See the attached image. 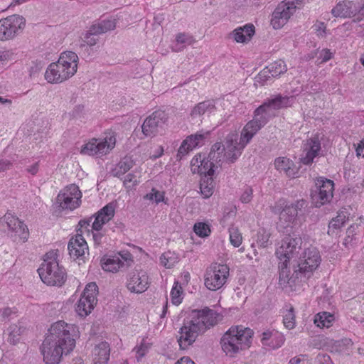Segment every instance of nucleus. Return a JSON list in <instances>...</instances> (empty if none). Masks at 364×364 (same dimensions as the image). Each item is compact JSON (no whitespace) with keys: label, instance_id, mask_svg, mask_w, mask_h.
Masks as SVG:
<instances>
[{"label":"nucleus","instance_id":"obj_20","mask_svg":"<svg viewBox=\"0 0 364 364\" xmlns=\"http://www.w3.org/2000/svg\"><path fill=\"white\" fill-rule=\"evenodd\" d=\"M307 206L306 200H297L295 203L286 205L279 215V226L291 227L297 215L303 213V210Z\"/></svg>","mask_w":364,"mask_h":364},{"label":"nucleus","instance_id":"obj_43","mask_svg":"<svg viewBox=\"0 0 364 364\" xmlns=\"http://www.w3.org/2000/svg\"><path fill=\"white\" fill-rule=\"evenodd\" d=\"M134 166V161L131 158L125 157L122 160L114 170V176L119 177L129 171Z\"/></svg>","mask_w":364,"mask_h":364},{"label":"nucleus","instance_id":"obj_59","mask_svg":"<svg viewBox=\"0 0 364 364\" xmlns=\"http://www.w3.org/2000/svg\"><path fill=\"white\" fill-rule=\"evenodd\" d=\"M16 311L9 307L0 309V319L1 322H6L12 318V316L16 314Z\"/></svg>","mask_w":364,"mask_h":364},{"label":"nucleus","instance_id":"obj_24","mask_svg":"<svg viewBox=\"0 0 364 364\" xmlns=\"http://www.w3.org/2000/svg\"><path fill=\"white\" fill-rule=\"evenodd\" d=\"M262 343L272 349L279 348L284 342V337L282 333L277 331H265L262 333Z\"/></svg>","mask_w":364,"mask_h":364},{"label":"nucleus","instance_id":"obj_15","mask_svg":"<svg viewBox=\"0 0 364 364\" xmlns=\"http://www.w3.org/2000/svg\"><path fill=\"white\" fill-rule=\"evenodd\" d=\"M296 6L293 0H284L279 4L272 16V27L274 29L283 27L296 11Z\"/></svg>","mask_w":364,"mask_h":364},{"label":"nucleus","instance_id":"obj_48","mask_svg":"<svg viewBox=\"0 0 364 364\" xmlns=\"http://www.w3.org/2000/svg\"><path fill=\"white\" fill-rule=\"evenodd\" d=\"M150 347L151 343L144 338L140 345L134 348V350H136V358L138 362L148 353Z\"/></svg>","mask_w":364,"mask_h":364},{"label":"nucleus","instance_id":"obj_2","mask_svg":"<svg viewBox=\"0 0 364 364\" xmlns=\"http://www.w3.org/2000/svg\"><path fill=\"white\" fill-rule=\"evenodd\" d=\"M218 316L216 311L208 307L193 310L185 317L178 331L177 341L180 348L186 350L192 346L199 335L218 323Z\"/></svg>","mask_w":364,"mask_h":364},{"label":"nucleus","instance_id":"obj_40","mask_svg":"<svg viewBox=\"0 0 364 364\" xmlns=\"http://www.w3.org/2000/svg\"><path fill=\"white\" fill-rule=\"evenodd\" d=\"M346 221V215L343 213H340L338 215L333 218L328 225V235H333L335 233L336 230L340 229L342 226L344 225Z\"/></svg>","mask_w":364,"mask_h":364},{"label":"nucleus","instance_id":"obj_4","mask_svg":"<svg viewBox=\"0 0 364 364\" xmlns=\"http://www.w3.org/2000/svg\"><path fill=\"white\" fill-rule=\"evenodd\" d=\"M78 56L72 51L61 53L58 60L50 63L45 72L48 83H61L75 75L77 69Z\"/></svg>","mask_w":364,"mask_h":364},{"label":"nucleus","instance_id":"obj_16","mask_svg":"<svg viewBox=\"0 0 364 364\" xmlns=\"http://www.w3.org/2000/svg\"><path fill=\"white\" fill-rule=\"evenodd\" d=\"M247 144L241 138L239 140L236 132L229 133L225 139V153L224 156L226 161L229 164L235 163L241 156Z\"/></svg>","mask_w":364,"mask_h":364},{"label":"nucleus","instance_id":"obj_52","mask_svg":"<svg viewBox=\"0 0 364 364\" xmlns=\"http://www.w3.org/2000/svg\"><path fill=\"white\" fill-rule=\"evenodd\" d=\"M182 288L181 285H179L178 282L174 283L173 287L171 291V296L172 303L175 305H178L181 303V294Z\"/></svg>","mask_w":364,"mask_h":364},{"label":"nucleus","instance_id":"obj_56","mask_svg":"<svg viewBox=\"0 0 364 364\" xmlns=\"http://www.w3.org/2000/svg\"><path fill=\"white\" fill-rule=\"evenodd\" d=\"M242 192L240 195V200L242 203H250L253 197V190L252 187L249 186H245L242 188Z\"/></svg>","mask_w":364,"mask_h":364},{"label":"nucleus","instance_id":"obj_28","mask_svg":"<svg viewBox=\"0 0 364 364\" xmlns=\"http://www.w3.org/2000/svg\"><path fill=\"white\" fill-rule=\"evenodd\" d=\"M255 33V26L247 23L242 27H238L232 31V37L237 43H246L250 41Z\"/></svg>","mask_w":364,"mask_h":364},{"label":"nucleus","instance_id":"obj_5","mask_svg":"<svg viewBox=\"0 0 364 364\" xmlns=\"http://www.w3.org/2000/svg\"><path fill=\"white\" fill-rule=\"evenodd\" d=\"M253 331L242 326L230 327L222 336L220 344L223 350L230 356L247 349L251 343Z\"/></svg>","mask_w":364,"mask_h":364},{"label":"nucleus","instance_id":"obj_63","mask_svg":"<svg viewBox=\"0 0 364 364\" xmlns=\"http://www.w3.org/2000/svg\"><path fill=\"white\" fill-rule=\"evenodd\" d=\"M314 30L319 36H323L326 33V25L323 22H317L314 26Z\"/></svg>","mask_w":364,"mask_h":364},{"label":"nucleus","instance_id":"obj_38","mask_svg":"<svg viewBox=\"0 0 364 364\" xmlns=\"http://www.w3.org/2000/svg\"><path fill=\"white\" fill-rule=\"evenodd\" d=\"M80 199H75L65 196V194L59 193L57 196V203L63 209L73 210L79 206Z\"/></svg>","mask_w":364,"mask_h":364},{"label":"nucleus","instance_id":"obj_3","mask_svg":"<svg viewBox=\"0 0 364 364\" xmlns=\"http://www.w3.org/2000/svg\"><path fill=\"white\" fill-rule=\"evenodd\" d=\"M321 257L318 250L314 247L306 249L299 258L296 264L293 265V272L283 270L279 277V284L283 289L289 288L296 291L297 287L305 283L318 267Z\"/></svg>","mask_w":364,"mask_h":364},{"label":"nucleus","instance_id":"obj_26","mask_svg":"<svg viewBox=\"0 0 364 364\" xmlns=\"http://www.w3.org/2000/svg\"><path fill=\"white\" fill-rule=\"evenodd\" d=\"M276 115L274 110L272 109L266 100H264V102L254 111L253 119L264 127L271 119L276 117Z\"/></svg>","mask_w":364,"mask_h":364},{"label":"nucleus","instance_id":"obj_11","mask_svg":"<svg viewBox=\"0 0 364 364\" xmlns=\"http://www.w3.org/2000/svg\"><path fill=\"white\" fill-rule=\"evenodd\" d=\"M316 189L311 193L313 203L316 207H320L329 203L333 198L334 182L332 180L320 177L316 179Z\"/></svg>","mask_w":364,"mask_h":364},{"label":"nucleus","instance_id":"obj_7","mask_svg":"<svg viewBox=\"0 0 364 364\" xmlns=\"http://www.w3.org/2000/svg\"><path fill=\"white\" fill-rule=\"evenodd\" d=\"M301 240L300 237H293L290 235L286 236L282 240L281 245L276 250V255L279 259V274L283 270H289V264L290 259L296 256L300 249Z\"/></svg>","mask_w":364,"mask_h":364},{"label":"nucleus","instance_id":"obj_17","mask_svg":"<svg viewBox=\"0 0 364 364\" xmlns=\"http://www.w3.org/2000/svg\"><path fill=\"white\" fill-rule=\"evenodd\" d=\"M323 139V134H316L306 140L302 147V154L300 157L301 163L304 165H310L316 157L321 155Z\"/></svg>","mask_w":364,"mask_h":364},{"label":"nucleus","instance_id":"obj_25","mask_svg":"<svg viewBox=\"0 0 364 364\" xmlns=\"http://www.w3.org/2000/svg\"><path fill=\"white\" fill-rule=\"evenodd\" d=\"M265 100L272 109L274 110V112L276 113V111L279 109L291 107L295 102V97L292 95L287 96L278 94Z\"/></svg>","mask_w":364,"mask_h":364},{"label":"nucleus","instance_id":"obj_46","mask_svg":"<svg viewBox=\"0 0 364 364\" xmlns=\"http://www.w3.org/2000/svg\"><path fill=\"white\" fill-rule=\"evenodd\" d=\"M353 341L350 338H343L338 341L335 343V348L337 351L343 353L349 354V350L353 346Z\"/></svg>","mask_w":364,"mask_h":364},{"label":"nucleus","instance_id":"obj_41","mask_svg":"<svg viewBox=\"0 0 364 364\" xmlns=\"http://www.w3.org/2000/svg\"><path fill=\"white\" fill-rule=\"evenodd\" d=\"M179 261L178 255L173 252L168 251L160 257L161 264L166 268H171Z\"/></svg>","mask_w":364,"mask_h":364},{"label":"nucleus","instance_id":"obj_44","mask_svg":"<svg viewBox=\"0 0 364 364\" xmlns=\"http://www.w3.org/2000/svg\"><path fill=\"white\" fill-rule=\"evenodd\" d=\"M230 242L235 247H238L242 241V237L237 228L231 225L228 229Z\"/></svg>","mask_w":364,"mask_h":364},{"label":"nucleus","instance_id":"obj_60","mask_svg":"<svg viewBox=\"0 0 364 364\" xmlns=\"http://www.w3.org/2000/svg\"><path fill=\"white\" fill-rule=\"evenodd\" d=\"M14 59V53L11 50H0V65H5Z\"/></svg>","mask_w":364,"mask_h":364},{"label":"nucleus","instance_id":"obj_55","mask_svg":"<svg viewBox=\"0 0 364 364\" xmlns=\"http://www.w3.org/2000/svg\"><path fill=\"white\" fill-rule=\"evenodd\" d=\"M176 41L177 44L183 45L181 48H183L186 45H191L194 41L192 36L185 33H180L177 34Z\"/></svg>","mask_w":364,"mask_h":364},{"label":"nucleus","instance_id":"obj_49","mask_svg":"<svg viewBox=\"0 0 364 364\" xmlns=\"http://www.w3.org/2000/svg\"><path fill=\"white\" fill-rule=\"evenodd\" d=\"M283 323L288 329H293L295 326V314L294 310L291 307L284 315Z\"/></svg>","mask_w":364,"mask_h":364},{"label":"nucleus","instance_id":"obj_54","mask_svg":"<svg viewBox=\"0 0 364 364\" xmlns=\"http://www.w3.org/2000/svg\"><path fill=\"white\" fill-rule=\"evenodd\" d=\"M145 199H149L151 200H154L156 203H159L160 202L164 201V193L161 192L156 188H152L151 191L149 193H147L144 196Z\"/></svg>","mask_w":364,"mask_h":364},{"label":"nucleus","instance_id":"obj_21","mask_svg":"<svg viewBox=\"0 0 364 364\" xmlns=\"http://www.w3.org/2000/svg\"><path fill=\"white\" fill-rule=\"evenodd\" d=\"M149 276L146 271L134 269L127 276V288L132 293L141 294L149 287Z\"/></svg>","mask_w":364,"mask_h":364},{"label":"nucleus","instance_id":"obj_18","mask_svg":"<svg viewBox=\"0 0 364 364\" xmlns=\"http://www.w3.org/2000/svg\"><path fill=\"white\" fill-rule=\"evenodd\" d=\"M116 27V22L114 19H104L92 25L85 34L82 39V43L80 47L84 46L85 44L90 46H95L98 38V35L106 33L109 31L113 30Z\"/></svg>","mask_w":364,"mask_h":364},{"label":"nucleus","instance_id":"obj_1","mask_svg":"<svg viewBox=\"0 0 364 364\" xmlns=\"http://www.w3.org/2000/svg\"><path fill=\"white\" fill-rule=\"evenodd\" d=\"M41 346L46 364H58L63 354L67 355L75 346V328L63 321L54 323L48 330Z\"/></svg>","mask_w":364,"mask_h":364},{"label":"nucleus","instance_id":"obj_39","mask_svg":"<svg viewBox=\"0 0 364 364\" xmlns=\"http://www.w3.org/2000/svg\"><path fill=\"white\" fill-rule=\"evenodd\" d=\"M272 77H278L287 70L284 61L282 60H276L269 64L267 68Z\"/></svg>","mask_w":364,"mask_h":364},{"label":"nucleus","instance_id":"obj_58","mask_svg":"<svg viewBox=\"0 0 364 364\" xmlns=\"http://www.w3.org/2000/svg\"><path fill=\"white\" fill-rule=\"evenodd\" d=\"M139 183V181H138L136 176L133 173L127 174L124 179V185L129 188H134Z\"/></svg>","mask_w":364,"mask_h":364},{"label":"nucleus","instance_id":"obj_22","mask_svg":"<svg viewBox=\"0 0 364 364\" xmlns=\"http://www.w3.org/2000/svg\"><path fill=\"white\" fill-rule=\"evenodd\" d=\"M68 250L70 257L74 259H84L85 254H88V246L81 234H77L72 237L68 245Z\"/></svg>","mask_w":364,"mask_h":364},{"label":"nucleus","instance_id":"obj_57","mask_svg":"<svg viewBox=\"0 0 364 364\" xmlns=\"http://www.w3.org/2000/svg\"><path fill=\"white\" fill-rule=\"evenodd\" d=\"M117 256H119L122 261L124 262L125 268L130 267L134 262L133 256L129 251L122 250L119 252Z\"/></svg>","mask_w":364,"mask_h":364},{"label":"nucleus","instance_id":"obj_51","mask_svg":"<svg viewBox=\"0 0 364 364\" xmlns=\"http://www.w3.org/2000/svg\"><path fill=\"white\" fill-rule=\"evenodd\" d=\"M270 233L264 229H260L257 234V243L262 247L268 246Z\"/></svg>","mask_w":364,"mask_h":364},{"label":"nucleus","instance_id":"obj_34","mask_svg":"<svg viewBox=\"0 0 364 364\" xmlns=\"http://www.w3.org/2000/svg\"><path fill=\"white\" fill-rule=\"evenodd\" d=\"M210 134L209 131L200 130L193 134L188 136L186 139L189 143L190 147L195 149L203 146L208 139Z\"/></svg>","mask_w":364,"mask_h":364},{"label":"nucleus","instance_id":"obj_35","mask_svg":"<svg viewBox=\"0 0 364 364\" xmlns=\"http://www.w3.org/2000/svg\"><path fill=\"white\" fill-rule=\"evenodd\" d=\"M215 183L213 176H203L200 181V193L204 198H210L214 193Z\"/></svg>","mask_w":364,"mask_h":364},{"label":"nucleus","instance_id":"obj_62","mask_svg":"<svg viewBox=\"0 0 364 364\" xmlns=\"http://www.w3.org/2000/svg\"><path fill=\"white\" fill-rule=\"evenodd\" d=\"M272 76L267 68L262 70L256 77V80L258 82L264 84Z\"/></svg>","mask_w":364,"mask_h":364},{"label":"nucleus","instance_id":"obj_37","mask_svg":"<svg viewBox=\"0 0 364 364\" xmlns=\"http://www.w3.org/2000/svg\"><path fill=\"white\" fill-rule=\"evenodd\" d=\"M225 153V145L221 142L215 143L208 154L209 158L215 161V163H220L225 159L224 154Z\"/></svg>","mask_w":364,"mask_h":364},{"label":"nucleus","instance_id":"obj_12","mask_svg":"<svg viewBox=\"0 0 364 364\" xmlns=\"http://www.w3.org/2000/svg\"><path fill=\"white\" fill-rule=\"evenodd\" d=\"M97 293L98 287L95 283L91 282L86 285L75 308L79 316L85 317L91 313L97 302Z\"/></svg>","mask_w":364,"mask_h":364},{"label":"nucleus","instance_id":"obj_33","mask_svg":"<svg viewBox=\"0 0 364 364\" xmlns=\"http://www.w3.org/2000/svg\"><path fill=\"white\" fill-rule=\"evenodd\" d=\"M101 262L102 269L106 272L114 273L124 267V262L117 255L104 258Z\"/></svg>","mask_w":364,"mask_h":364},{"label":"nucleus","instance_id":"obj_14","mask_svg":"<svg viewBox=\"0 0 364 364\" xmlns=\"http://www.w3.org/2000/svg\"><path fill=\"white\" fill-rule=\"evenodd\" d=\"M116 139L114 136L92 139L82 147L80 152L89 156H101L112 150L114 147Z\"/></svg>","mask_w":364,"mask_h":364},{"label":"nucleus","instance_id":"obj_36","mask_svg":"<svg viewBox=\"0 0 364 364\" xmlns=\"http://www.w3.org/2000/svg\"><path fill=\"white\" fill-rule=\"evenodd\" d=\"M334 321V316L331 313L323 311L314 316V323L319 328H329Z\"/></svg>","mask_w":364,"mask_h":364},{"label":"nucleus","instance_id":"obj_19","mask_svg":"<svg viewBox=\"0 0 364 364\" xmlns=\"http://www.w3.org/2000/svg\"><path fill=\"white\" fill-rule=\"evenodd\" d=\"M168 117L165 112L155 111L144 120L141 129L145 136L153 137L162 129L167 122Z\"/></svg>","mask_w":364,"mask_h":364},{"label":"nucleus","instance_id":"obj_29","mask_svg":"<svg viewBox=\"0 0 364 364\" xmlns=\"http://www.w3.org/2000/svg\"><path fill=\"white\" fill-rule=\"evenodd\" d=\"M220 166L219 163H215V161L210 159L209 155L208 157L200 156V165H198V172L200 175L213 176L215 168Z\"/></svg>","mask_w":364,"mask_h":364},{"label":"nucleus","instance_id":"obj_8","mask_svg":"<svg viewBox=\"0 0 364 364\" xmlns=\"http://www.w3.org/2000/svg\"><path fill=\"white\" fill-rule=\"evenodd\" d=\"M229 270L226 264L215 263L210 265L205 274V286L210 291L221 289L227 282Z\"/></svg>","mask_w":364,"mask_h":364},{"label":"nucleus","instance_id":"obj_42","mask_svg":"<svg viewBox=\"0 0 364 364\" xmlns=\"http://www.w3.org/2000/svg\"><path fill=\"white\" fill-rule=\"evenodd\" d=\"M23 330V327L21 325L11 324L7 329L9 334L8 341L11 344H16L19 341L20 336Z\"/></svg>","mask_w":364,"mask_h":364},{"label":"nucleus","instance_id":"obj_10","mask_svg":"<svg viewBox=\"0 0 364 364\" xmlns=\"http://www.w3.org/2000/svg\"><path fill=\"white\" fill-rule=\"evenodd\" d=\"M331 14L335 17L352 18L360 21L364 16V4L359 1H343L333 8Z\"/></svg>","mask_w":364,"mask_h":364},{"label":"nucleus","instance_id":"obj_31","mask_svg":"<svg viewBox=\"0 0 364 364\" xmlns=\"http://www.w3.org/2000/svg\"><path fill=\"white\" fill-rule=\"evenodd\" d=\"M263 127V126L260 125L257 122L254 120L253 119L248 122L245 126L243 127L240 138L246 143L249 144V142L252 140L253 136Z\"/></svg>","mask_w":364,"mask_h":364},{"label":"nucleus","instance_id":"obj_6","mask_svg":"<svg viewBox=\"0 0 364 364\" xmlns=\"http://www.w3.org/2000/svg\"><path fill=\"white\" fill-rule=\"evenodd\" d=\"M38 272L42 282L49 286L61 287L67 278L64 267L59 265L53 252L46 254Z\"/></svg>","mask_w":364,"mask_h":364},{"label":"nucleus","instance_id":"obj_13","mask_svg":"<svg viewBox=\"0 0 364 364\" xmlns=\"http://www.w3.org/2000/svg\"><path fill=\"white\" fill-rule=\"evenodd\" d=\"M26 21L19 15L9 16L0 20V40L6 41L14 38L24 28Z\"/></svg>","mask_w":364,"mask_h":364},{"label":"nucleus","instance_id":"obj_61","mask_svg":"<svg viewBox=\"0 0 364 364\" xmlns=\"http://www.w3.org/2000/svg\"><path fill=\"white\" fill-rule=\"evenodd\" d=\"M92 219L93 217H90L88 218L82 219L79 221L78 226H80V228L78 230L81 232V235L84 232L83 229H85V231L89 232V227L90 226L91 223H92Z\"/></svg>","mask_w":364,"mask_h":364},{"label":"nucleus","instance_id":"obj_32","mask_svg":"<svg viewBox=\"0 0 364 364\" xmlns=\"http://www.w3.org/2000/svg\"><path fill=\"white\" fill-rule=\"evenodd\" d=\"M216 109L215 102L213 100H205L198 103L191 110V116L193 118L200 117L205 113H212Z\"/></svg>","mask_w":364,"mask_h":364},{"label":"nucleus","instance_id":"obj_30","mask_svg":"<svg viewBox=\"0 0 364 364\" xmlns=\"http://www.w3.org/2000/svg\"><path fill=\"white\" fill-rule=\"evenodd\" d=\"M294 163L286 157H278L274 161V166L279 172H284L289 177H295L296 171L294 170Z\"/></svg>","mask_w":364,"mask_h":364},{"label":"nucleus","instance_id":"obj_53","mask_svg":"<svg viewBox=\"0 0 364 364\" xmlns=\"http://www.w3.org/2000/svg\"><path fill=\"white\" fill-rule=\"evenodd\" d=\"M193 149V148L190 147L189 143L188 142L187 139H185L178 149V153L176 155L177 160L183 159Z\"/></svg>","mask_w":364,"mask_h":364},{"label":"nucleus","instance_id":"obj_23","mask_svg":"<svg viewBox=\"0 0 364 364\" xmlns=\"http://www.w3.org/2000/svg\"><path fill=\"white\" fill-rule=\"evenodd\" d=\"M114 205L112 203L107 204L98 210L92 217L95 218L91 225L92 230L100 231L103 225L112 219L114 215Z\"/></svg>","mask_w":364,"mask_h":364},{"label":"nucleus","instance_id":"obj_64","mask_svg":"<svg viewBox=\"0 0 364 364\" xmlns=\"http://www.w3.org/2000/svg\"><path fill=\"white\" fill-rule=\"evenodd\" d=\"M13 163L8 159L0 160V173L11 168Z\"/></svg>","mask_w":364,"mask_h":364},{"label":"nucleus","instance_id":"obj_47","mask_svg":"<svg viewBox=\"0 0 364 364\" xmlns=\"http://www.w3.org/2000/svg\"><path fill=\"white\" fill-rule=\"evenodd\" d=\"M59 193L65 194V196L73 198L75 199H80L82 197V193L79 189V187L75 184H70L63 191Z\"/></svg>","mask_w":364,"mask_h":364},{"label":"nucleus","instance_id":"obj_50","mask_svg":"<svg viewBox=\"0 0 364 364\" xmlns=\"http://www.w3.org/2000/svg\"><path fill=\"white\" fill-rule=\"evenodd\" d=\"M195 233L200 237H208L210 234L209 226L204 223H197L194 225Z\"/></svg>","mask_w":364,"mask_h":364},{"label":"nucleus","instance_id":"obj_45","mask_svg":"<svg viewBox=\"0 0 364 364\" xmlns=\"http://www.w3.org/2000/svg\"><path fill=\"white\" fill-rule=\"evenodd\" d=\"M236 215V210L233 207L226 208L224 210L223 216L220 219V224L225 227L231 224Z\"/></svg>","mask_w":364,"mask_h":364},{"label":"nucleus","instance_id":"obj_9","mask_svg":"<svg viewBox=\"0 0 364 364\" xmlns=\"http://www.w3.org/2000/svg\"><path fill=\"white\" fill-rule=\"evenodd\" d=\"M0 226L5 231L6 228L8 234L15 240L18 238L24 242L28 238L29 232L27 226L11 213H6L0 218Z\"/></svg>","mask_w":364,"mask_h":364},{"label":"nucleus","instance_id":"obj_27","mask_svg":"<svg viewBox=\"0 0 364 364\" xmlns=\"http://www.w3.org/2000/svg\"><path fill=\"white\" fill-rule=\"evenodd\" d=\"M110 348L106 341L96 345L93 350L95 364H106L109 359Z\"/></svg>","mask_w":364,"mask_h":364}]
</instances>
